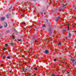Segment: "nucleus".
<instances>
[{
	"mask_svg": "<svg viewBox=\"0 0 76 76\" xmlns=\"http://www.w3.org/2000/svg\"><path fill=\"white\" fill-rule=\"evenodd\" d=\"M2 35L0 33V36H2Z\"/></svg>",
	"mask_w": 76,
	"mask_h": 76,
	"instance_id": "obj_30",
	"label": "nucleus"
},
{
	"mask_svg": "<svg viewBox=\"0 0 76 76\" xmlns=\"http://www.w3.org/2000/svg\"><path fill=\"white\" fill-rule=\"evenodd\" d=\"M53 61H56V58H55L54 59Z\"/></svg>",
	"mask_w": 76,
	"mask_h": 76,
	"instance_id": "obj_29",
	"label": "nucleus"
},
{
	"mask_svg": "<svg viewBox=\"0 0 76 76\" xmlns=\"http://www.w3.org/2000/svg\"><path fill=\"white\" fill-rule=\"evenodd\" d=\"M10 15V14H8L7 15H6V18H9V16Z\"/></svg>",
	"mask_w": 76,
	"mask_h": 76,
	"instance_id": "obj_9",
	"label": "nucleus"
},
{
	"mask_svg": "<svg viewBox=\"0 0 76 76\" xmlns=\"http://www.w3.org/2000/svg\"><path fill=\"white\" fill-rule=\"evenodd\" d=\"M42 27H43V28H45V27H46V26L45 24H43L42 25Z\"/></svg>",
	"mask_w": 76,
	"mask_h": 76,
	"instance_id": "obj_14",
	"label": "nucleus"
},
{
	"mask_svg": "<svg viewBox=\"0 0 76 76\" xmlns=\"http://www.w3.org/2000/svg\"><path fill=\"white\" fill-rule=\"evenodd\" d=\"M12 30H13V31H15V28H14V27L13 28Z\"/></svg>",
	"mask_w": 76,
	"mask_h": 76,
	"instance_id": "obj_23",
	"label": "nucleus"
},
{
	"mask_svg": "<svg viewBox=\"0 0 76 76\" xmlns=\"http://www.w3.org/2000/svg\"><path fill=\"white\" fill-rule=\"evenodd\" d=\"M9 32H9V30H7L6 31V33L7 34H8V33H9Z\"/></svg>",
	"mask_w": 76,
	"mask_h": 76,
	"instance_id": "obj_15",
	"label": "nucleus"
},
{
	"mask_svg": "<svg viewBox=\"0 0 76 76\" xmlns=\"http://www.w3.org/2000/svg\"><path fill=\"white\" fill-rule=\"evenodd\" d=\"M31 0V1H36V0Z\"/></svg>",
	"mask_w": 76,
	"mask_h": 76,
	"instance_id": "obj_33",
	"label": "nucleus"
},
{
	"mask_svg": "<svg viewBox=\"0 0 76 76\" xmlns=\"http://www.w3.org/2000/svg\"><path fill=\"white\" fill-rule=\"evenodd\" d=\"M3 28V26H0V28Z\"/></svg>",
	"mask_w": 76,
	"mask_h": 76,
	"instance_id": "obj_31",
	"label": "nucleus"
},
{
	"mask_svg": "<svg viewBox=\"0 0 76 76\" xmlns=\"http://www.w3.org/2000/svg\"><path fill=\"white\" fill-rule=\"evenodd\" d=\"M69 29H68V30H69Z\"/></svg>",
	"mask_w": 76,
	"mask_h": 76,
	"instance_id": "obj_47",
	"label": "nucleus"
},
{
	"mask_svg": "<svg viewBox=\"0 0 76 76\" xmlns=\"http://www.w3.org/2000/svg\"><path fill=\"white\" fill-rule=\"evenodd\" d=\"M22 10H21V11H22Z\"/></svg>",
	"mask_w": 76,
	"mask_h": 76,
	"instance_id": "obj_50",
	"label": "nucleus"
},
{
	"mask_svg": "<svg viewBox=\"0 0 76 76\" xmlns=\"http://www.w3.org/2000/svg\"><path fill=\"white\" fill-rule=\"evenodd\" d=\"M61 42H59L58 43V45H61Z\"/></svg>",
	"mask_w": 76,
	"mask_h": 76,
	"instance_id": "obj_25",
	"label": "nucleus"
},
{
	"mask_svg": "<svg viewBox=\"0 0 76 76\" xmlns=\"http://www.w3.org/2000/svg\"><path fill=\"white\" fill-rule=\"evenodd\" d=\"M52 76H56V75H55V74H52Z\"/></svg>",
	"mask_w": 76,
	"mask_h": 76,
	"instance_id": "obj_28",
	"label": "nucleus"
},
{
	"mask_svg": "<svg viewBox=\"0 0 76 76\" xmlns=\"http://www.w3.org/2000/svg\"><path fill=\"white\" fill-rule=\"evenodd\" d=\"M22 24H24V25H25V23H22Z\"/></svg>",
	"mask_w": 76,
	"mask_h": 76,
	"instance_id": "obj_37",
	"label": "nucleus"
},
{
	"mask_svg": "<svg viewBox=\"0 0 76 76\" xmlns=\"http://www.w3.org/2000/svg\"><path fill=\"white\" fill-rule=\"evenodd\" d=\"M36 29H38V28H37Z\"/></svg>",
	"mask_w": 76,
	"mask_h": 76,
	"instance_id": "obj_48",
	"label": "nucleus"
},
{
	"mask_svg": "<svg viewBox=\"0 0 76 76\" xmlns=\"http://www.w3.org/2000/svg\"><path fill=\"white\" fill-rule=\"evenodd\" d=\"M47 22H48V20L46 19Z\"/></svg>",
	"mask_w": 76,
	"mask_h": 76,
	"instance_id": "obj_35",
	"label": "nucleus"
},
{
	"mask_svg": "<svg viewBox=\"0 0 76 76\" xmlns=\"http://www.w3.org/2000/svg\"><path fill=\"white\" fill-rule=\"evenodd\" d=\"M23 12H24V11H23Z\"/></svg>",
	"mask_w": 76,
	"mask_h": 76,
	"instance_id": "obj_51",
	"label": "nucleus"
},
{
	"mask_svg": "<svg viewBox=\"0 0 76 76\" xmlns=\"http://www.w3.org/2000/svg\"><path fill=\"white\" fill-rule=\"evenodd\" d=\"M7 58H8V59H10V58H11V56H8L7 57Z\"/></svg>",
	"mask_w": 76,
	"mask_h": 76,
	"instance_id": "obj_13",
	"label": "nucleus"
},
{
	"mask_svg": "<svg viewBox=\"0 0 76 76\" xmlns=\"http://www.w3.org/2000/svg\"><path fill=\"white\" fill-rule=\"evenodd\" d=\"M53 12H54L56 11V10H55L54 11V10H53Z\"/></svg>",
	"mask_w": 76,
	"mask_h": 76,
	"instance_id": "obj_34",
	"label": "nucleus"
},
{
	"mask_svg": "<svg viewBox=\"0 0 76 76\" xmlns=\"http://www.w3.org/2000/svg\"><path fill=\"white\" fill-rule=\"evenodd\" d=\"M12 69H11V70L10 71V73H11V72H12Z\"/></svg>",
	"mask_w": 76,
	"mask_h": 76,
	"instance_id": "obj_32",
	"label": "nucleus"
},
{
	"mask_svg": "<svg viewBox=\"0 0 76 76\" xmlns=\"http://www.w3.org/2000/svg\"><path fill=\"white\" fill-rule=\"evenodd\" d=\"M59 17H60L59 16L57 17L55 20V21H56V22H58V19H59Z\"/></svg>",
	"mask_w": 76,
	"mask_h": 76,
	"instance_id": "obj_7",
	"label": "nucleus"
},
{
	"mask_svg": "<svg viewBox=\"0 0 76 76\" xmlns=\"http://www.w3.org/2000/svg\"><path fill=\"white\" fill-rule=\"evenodd\" d=\"M67 4H66L65 5H64L61 8V10H63V9H64V7H65L66 6Z\"/></svg>",
	"mask_w": 76,
	"mask_h": 76,
	"instance_id": "obj_6",
	"label": "nucleus"
},
{
	"mask_svg": "<svg viewBox=\"0 0 76 76\" xmlns=\"http://www.w3.org/2000/svg\"><path fill=\"white\" fill-rule=\"evenodd\" d=\"M52 28L53 27H51L49 28L48 29V32L51 35H52V32H53V29Z\"/></svg>",
	"mask_w": 76,
	"mask_h": 76,
	"instance_id": "obj_1",
	"label": "nucleus"
},
{
	"mask_svg": "<svg viewBox=\"0 0 76 76\" xmlns=\"http://www.w3.org/2000/svg\"><path fill=\"white\" fill-rule=\"evenodd\" d=\"M71 60L72 61V63H73V64H75V63H76V61L75 60V59H73L72 60Z\"/></svg>",
	"mask_w": 76,
	"mask_h": 76,
	"instance_id": "obj_5",
	"label": "nucleus"
},
{
	"mask_svg": "<svg viewBox=\"0 0 76 76\" xmlns=\"http://www.w3.org/2000/svg\"><path fill=\"white\" fill-rule=\"evenodd\" d=\"M37 76H39V75H38Z\"/></svg>",
	"mask_w": 76,
	"mask_h": 76,
	"instance_id": "obj_49",
	"label": "nucleus"
},
{
	"mask_svg": "<svg viewBox=\"0 0 76 76\" xmlns=\"http://www.w3.org/2000/svg\"><path fill=\"white\" fill-rule=\"evenodd\" d=\"M13 34H15V33H13Z\"/></svg>",
	"mask_w": 76,
	"mask_h": 76,
	"instance_id": "obj_52",
	"label": "nucleus"
},
{
	"mask_svg": "<svg viewBox=\"0 0 76 76\" xmlns=\"http://www.w3.org/2000/svg\"><path fill=\"white\" fill-rule=\"evenodd\" d=\"M6 56L5 55H4L3 56L2 58H3V59H4V58H5V57H6Z\"/></svg>",
	"mask_w": 76,
	"mask_h": 76,
	"instance_id": "obj_16",
	"label": "nucleus"
},
{
	"mask_svg": "<svg viewBox=\"0 0 76 76\" xmlns=\"http://www.w3.org/2000/svg\"><path fill=\"white\" fill-rule=\"evenodd\" d=\"M13 44H14V43H12L11 44V45H12V46L13 45Z\"/></svg>",
	"mask_w": 76,
	"mask_h": 76,
	"instance_id": "obj_24",
	"label": "nucleus"
},
{
	"mask_svg": "<svg viewBox=\"0 0 76 76\" xmlns=\"http://www.w3.org/2000/svg\"><path fill=\"white\" fill-rule=\"evenodd\" d=\"M15 35H12V39H15Z\"/></svg>",
	"mask_w": 76,
	"mask_h": 76,
	"instance_id": "obj_18",
	"label": "nucleus"
},
{
	"mask_svg": "<svg viewBox=\"0 0 76 76\" xmlns=\"http://www.w3.org/2000/svg\"><path fill=\"white\" fill-rule=\"evenodd\" d=\"M36 7H34V8H35Z\"/></svg>",
	"mask_w": 76,
	"mask_h": 76,
	"instance_id": "obj_45",
	"label": "nucleus"
},
{
	"mask_svg": "<svg viewBox=\"0 0 76 76\" xmlns=\"http://www.w3.org/2000/svg\"><path fill=\"white\" fill-rule=\"evenodd\" d=\"M7 45H8V44H5V46H6V47H7Z\"/></svg>",
	"mask_w": 76,
	"mask_h": 76,
	"instance_id": "obj_26",
	"label": "nucleus"
},
{
	"mask_svg": "<svg viewBox=\"0 0 76 76\" xmlns=\"http://www.w3.org/2000/svg\"><path fill=\"white\" fill-rule=\"evenodd\" d=\"M5 19L4 18L2 17L1 18V20H4Z\"/></svg>",
	"mask_w": 76,
	"mask_h": 76,
	"instance_id": "obj_8",
	"label": "nucleus"
},
{
	"mask_svg": "<svg viewBox=\"0 0 76 76\" xmlns=\"http://www.w3.org/2000/svg\"><path fill=\"white\" fill-rule=\"evenodd\" d=\"M36 39L35 38H33L32 39V42H37V40H36Z\"/></svg>",
	"mask_w": 76,
	"mask_h": 76,
	"instance_id": "obj_4",
	"label": "nucleus"
},
{
	"mask_svg": "<svg viewBox=\"0 0 76 76\" xmlns=\"http://www.w3.org/2000/svg\"><path fill=\"white\" fill-rule=\"evenodd\" d=\"M71 36H72V34H69V36L68 37H69V38H71Z\"/></svg>",
	"mask_w": 76,
	"mask_h": 76,
	"instance_id": "obj_11",
	"label": "nucleus"
},
{
	"mask_svg": "<svg viewBox=\"0 0 76 76\" xmlns=\"http://www.w3.org/2000/svg\"><path fill=\"white\" fill-rule=\"evenodd\" d=\"M34 29H36V28L35 27V28H34Z\"/></svg>",
	"mask_w": 76,
	"mask_h": 76,
	"instance_id": "obj_38",
	"label": "nucleus"
},
{
	"mask_svg": "<svg viewBox=\"0 0 76 76\" xmlns=\"http://www.w3.org/2000/svg\"><path fill=\"white\" fill-rule=\"evenodd\" d=\"M1 66H3V65H1Z\"/></svg>",
	"mask_w": 76,
	"mask_h": 76,
	"instance_id": "obj_40",
	"label": "nucleus"
},
{
	"mask_svg": "<svg viewBox=\"0 0 76 76\" xmlns=\"http://www.w3.org/2000/svg\"><path fill=\"white\" fill-rule=\"evenodd\" d=\"M36 58H37V57H38L37 56H36Z\"/></svg>",
	"mask_w": 76,
	"mask_h": 76,
	"instance_id": "obj_43",
	"label": "nucleus"
},
{
	"mask_svg": "<svg viewBox=\"0 0 76 76\" xmlns=\"http://www.w3.org/2000/svg\"><path fill=\"white\" fill-rule=\"evenodd\" d=\"M63 63H64V62H63Z\"/></svg>",
	"mask_w": 76,
	"mask_h": 76,
	"instance_id": "obj_46",
	"label": "nucleus"
},
{
	"mask_svg": "<svg viewBox=\"0 0 76 76\" xmlns=\"http://www.w3.org/2000/svg\"><path fill=\"white\" fill-rule=\"evenodd\" d=\"M66 28H63V29H62V31L63 32H66Z\"/></svg>",
	"mask_w": 76,
	"mask_h": 76,
	"instance_id": "obj_10",
	"label": "nucleus"
},
{
	"mask_svg": "<svg viewBox=\"0 0 76 76\" xmlns=\"http://www.w3.org/2000/svg\"><path fill=\"white\" fill-rule=\"evenodd\" d=\"M11 8H12V6H11V7H10V8H9V11H10Z\"/></svg>",
	"mask_w": 76,
	"mask_h": 76,
	"instance_id": "obj_19",
	"label": "nucleus"
},
{
	"mask_svg": "<svg viewBox=\"0 0 76 76\" xmlns=\"http://www.w3.org/2000/svg\"><path fill=\"white\" fill-rule=\"evenodd\" d=\"M74 24L75 25H76V23H75Z\"/></svg>",
	"mask_w": 76,
	"mask_h": 76,
	"instance_id": "obj_39",
	"label": "nucleus"
},
{
	"mask_svg": "<svg viewBox=\"0 0 76 76\" xmlns=\"http://www.w3.org/2000/svg\"><path fill=\"white\" fill-rule=\"evenodd\" d=\"M69 24H67L66 26H67V27H68V28H69Z\"/></svg>",
	"mask_w": 76,
	"mask_h": 76,
	"instance_id": "obj_22",
	"label": "nucleus"
},
{
	"mask_svg": "<svg viewBox=\"0 0 76 76\" xmlns=\"http://www.w3.org/2000/svg\"><path fill=\"white\" fill-rule=\"evenodd\" d=\"M71 58L72 59L71 60H73V58L72 57H71Z\"/></svg>",
	"mask_w": 76,
	"mask_h": 76,
	"instance_id": "obj_27",
	"label": "nucleus"
},
{
	"mask_svg": "<svg viewBox=\"0 0 76 76\" xmlns=\"http://www.w3.org/2000/svg\"><path fill=\"white\" fill-rule=\"evenodd\" d=\"M17 41H22V39H18Z\"/></svg>",
	"mask_w": 76,
	"mask_h": 76,
	"instance_id": "obj_17",
	"label": "nucleus"
},
{
	"mask_svg": "<svg viewBox=\"0 0 76 76\" xmlns=\"http://www.w3.org/2000/svg\"><path fill=\"white\" fill-rule=\"evenodd\" d=\"M25 30H26V28H25Z\"/></svg>",
	"mask_w": 76,
	"mask_h": 76,
	"instance_id": "obj_44",
	"label": "nucleus"
},
{
	"mask_svg": "<svg viewBox=\"0 0 76 76\" xmlns=\"http://www.w3.org/2000/svg\"><path fill=\"white\" fill-rule=\"evenodd\" d=\"M7 26V23H5L4 24V26L5 27H6Z\"/></svg>",
	"mask_w": 76,
	"mask_h": 76,
	"instance_id": "obj_12",
	"label": "nucleus"
},
{
	"mask_svg": "<svg viewBox=\"0 0 76 76\" xmlns=\"http://www.w3.org/2000/svg\"><path fill=\"white\" fill-rule=\"evenodd\" d=\"M37 42H38V41H37Z\"/></svg>",
	"mask_w": 76,
	"mask_h": 76,
	"instance_id": "obj_41",
	"label": "nucleus"
},
{
	"mask_svg": "<svg viewBox=\"0 0 76 76\" xmlns=\"http://www.w3.org/2000/svg\"><path fill=\"white\" fill-rule=\"evenodd\" d=\"M23 71L25 72H30L29 69H28V68H26L23 70Z\"/></svg>",
	"mask_w": 76,
	"mask_h": 76,
	"instance_id": "obj_2",
	"label": "nucleus"
},
{
	"mask_svg": "<svg viewBox=\"0 0 76 76\" xmlns=\"http://www.w3.org/2000/svg\"><path fill=\"white\" fill-rule=\"evenodd\" d=\"M32 76H33V75H32Z\"/></svg>",
	"mask_w": 76,
	"mask_h": 76,
	"instance_id": "obj_53",
	"label": "nucleus"
},
{
	"mask_svg": "<svg viewBox=\"0 0 76 76\" xmlns=\"http://www.w3.org/2000/svg\"><path fill=\"white\" fill-rule=\"evenodd\" d=\"M7 50V48H4L3 50L4 51V50Z\"/></svg>",
	"mask_w": 76,
	"mask_h": 76,
	"instance_id": "obj_21",
	"label": "nucleus"
},
{
	"mask_svg": "<svg viewBox=\"0 0 76 76\" xmlns=\"http://www.w3.org/2000/svg\"><path fill=\"white\" fill-rule=\"evenodd\" d=\"M34 70H38V69H37V67H35L34 68Z\"/></svg>",
	"mask_w": 76,
	"mask_h": 76,
	"instance_id": "obj_20",
	"label": "nucleus"
},
{
	"mask_svg": "<svg viewBox=\"0 0 76 76\" xmlns=\"http://www.w3.org/2000/svg\"><path fill=\"white\" fill-rule=\"evenodd\" d=\"M44 53L45 54H49V51L47 50H45Z\"/></svg>",
	"mask_w": 76,
	"mask_h": 76,
	"instance_id": "obj_3",
	"label": "nucleus"
},
{
	"mask_svg": "<svg viewBox=\"0 0 76 76\" xmlns=\"http://www.w3.org/2000/svg\"><path fill=\"white\" fill-rule=\"evenodd\" d=\"M66 72H67V73H69V72H68V71H66Z\"/></svg>",
	"mask_w": 76,
	"mask_h": 76,
	"instance_id": "obj_36",
	"label": "nucleus"
},
{
	"mask_svg": "<svg viewBox=\"0 0 76 76\" xmlns=\"http://www.w3.org/2000/svg\"><path fill=\"white\" fill-rule=\"evenodd\" d=\"M75 32L76 33V31H75Z\"/></svg>",
	"mask_w": 76,
	"mask_h": 76,
	"instance_id": "obj_42",
	"label": "nucleus"
}]
</instances>
